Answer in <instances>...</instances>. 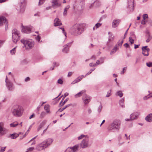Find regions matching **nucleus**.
<instances>
[{"instance_id": "nucleus-1", "label": "nucleus", "mask_w": 152, "mask_h": 152, "mask_svg": "<svg viewBox=\"0 0 152 152\" xmlns=\"http://www.w3.org/2000/svg\"><path fill=\"white\" fill-rule=\"evenodd\" d=\"M85 29V25L84 24L76 23L72 27L70 31L72 34L77 36L82 33Z\"/></svg>"}, {"instance_id": "nucleus-2", "label": "nucleus", "mask_w": 152, "mask_h": 152, "mask_svg": "<svg viewBox=\"0 0 152 152\" xmlns=\"http://www.w3.org/2000/svg\"><path fill=\"white\" fill-rule=\"evenodd\" d=\"M121 124V121L119 119L114 120L107 128L108 131L111 132H114L115 130H119L120 128Z\"/></svg>"}, {"instance_id": "nucleus-3", "label": "nucleus", "mask_w": 152, "mask_h": 152, "mask_svg": "<svg viewBox=\"0 0 152 152\" xmlns=\"http://www.w3.org/2000/svg\"><path fill=\"white\" fill-rule=\"evenodd\" d=\"M12 112V114L16 117L20 116L23 113L21 107L18 105H15L13 106Z\"/></svg>"}, {"instance_id": "nucleus-4", "label": "nucleus", "mask_w": 152, "mask_h": 152, "mask_svg": "<svg viewBox=\"0 0 152 152\" xmlns=\"http://www.w3.org/2000/svg\"><path fill=\"white\" fill-rule=\"evenodd\" d=\"M21 42L27 49H31L34 45V42L32 39L27 40L23 39L21 40Z\"/></svg>"}, {"instance_id": "nucleus-5", "label": "nucleus", "mask_w": 152, "mask_h": 152, "mask_svg": "<svg viewBox=\"0 0 152 152\" xmlns=\"http://www.w3.org/2000/svg\"><path fill=\"white\" fill-rule=\"evenodd\" d=\"M20 32L16 29H13L12 31V40L13 42L16 43L20 39Z\"/></svg>"}, {"instance_id": "nucleus-6", "label": "nucleus", "mask_w": 152, "mask_h": 152, "mask_svg": "<svg viewBox=\"0 0 152 152\" xmlns=\"http://www.w3.org/2000/svg\"><path fill=\"white\" fill-rule=\"evenodd\" d=\"M140 113L138 112H134L131 114L130 116V118L129 119H125L126 121H130L137 119L140 115Z\"/></svg>"}, {"instance_id": "nucleus-7", "label": "nucleus", "mask_w": 152, "mask_h": 152, "mask_svg": "<svg viewBox=\"0 0 152 152\" xmlns=\"http://www.w3.org/2000/svg\"><path fill=\"white\" fill-rule=\"evenodd\" d=\"M5 82L6 83V86L8 90L10 91H12L13 89V83L9 81L8 79L6 76Z\"/></svg>"}, {"instance_id": "nucleus-8", "label": "nucleus", "mask_w": 152, "mask_h": 152, "mask_svg": "<svg viewBox=\"0 0 152 152\" xmlns=\"http://www.w3.org/2000/svg\"><path fill=\"white\" fill-rule=\"evenodd\" d=\"M79 145V144H77L73 147H69L66 150V152H77L78 151Z\"/></svg>"}, {"instance_id": "nucleus-9", "label": "nucleus", "mask_w": 152, "mask_h": 152, "mask_svg": "<svg viewBox=\"0 0 152 152\" xmlns=\"http://www.w3.org/2000/svg\"><path fill=\"white\" fill-rule=\"evenodd\" d=\"M4 125L3 122H0V135H4L7 132V130L4 127Z\"/></svg>"}, {"instance_id": "nucleus-10", "label": "nucleus", "mask_w": 152, "mask_h": 152, "mask_svg": "<svg viewBox=\"0 0 152 152\" xmlns=\"http://www.w3.org/2000/svg\"><path fill=\"white\" fill-rule=\"evenodd\" d=\"M80 146L82 148H85L88 146V140L87 138L83 139L80 143Z\"/></svg>"}, {"instance_id": "nucleus-11", "label": "nucleus", "mask_w": 152, "mask_h": 152, "mask_svg": "<svg viewBox=\"0 0 152 152\" xmlns=\"http://www.w3.org/2000/svg\"><path fill=\"white\" fill-rule=\"evenodd\" d=\"M82 99L85 104H88L91 99V97L86 94H84L82 98Z\"/></svg>"}, {"instance_id": "nucleus-12", "label": "nucleus", "mask_w": 152, "mask_h": 152, "mask_svg": "<svg viewBox=\"0 0 152 152\" xmlns=\"http://www.w3.org/2000/svg\"><path fill=\"white\" fill-rule=\"evenodd\" d=\"M147 46H146L142 47V53L144 56H147L149 55V52L150 49L149 48H147Z\"/></svg>"}, {"instance_id": "nucleus-13", "label": "nucleus", "mask_w": 152, "mask_h": 152, "mask_svg": "<svg viewBox=\"0 0 152 152\" xmlns=\"http://www.w3.org/2000/svg\"><path fill=\"white\" fill-rule=\"evenodd\" d=\"M4 24L6 26H6H8V22L6 18L4 17H0V26L3 25Z\"/></svg>"}, {"instance_id": "nucleus-14", "label": "nucleus", "mask_w": 152, "mask_h": 152, "mask_svg": "<svg viewBox=\"0 0 152 152\" xmlns=\"http://www.w3.org/2000/svg\"><path fill=\"white\" fill-rule=\"evenodd\" d=\"M51 3L52 6L54 8L59 7L61 5L59 0H52Z\"/></svg>"}, {"instance_id": "nucleus-15", "label": "nucleus", "mask_w": 152, "mask_h": 152, "mask_svg": "<svg viewBox=\"0 0 152 152\" xmlns=\"http://www.w3.org/2000/svg\"><path fill=\"white\" fill-rule=\"evenodd\" d=\"M121 21L120 20L117 18L113 20L112 23V27L115 28L117 27L118 26Z\"/></svg>"}, {"instance_id": "nucleus-16", "label": "nucleus", "mask_w": 152, "mask_h": 152, "mask_svg": "<svg viewBox=\"0 0 152 152\" xmlns=\"http://www.w3.org/2000/svg\"><path fill=\"white\" fill-rule=\"evenodd\" d=\"M31 28L30 26H25L23 28L22 31L25 33L28 34L30 33Z\"/></svg>"}, {"instance_id": "nucleus-17", "label": "nucleus", "mask_w": 152, "mask_h": 152, "mask_svg": "<svg viewBox=\"0 0 152 152\" xmlns=\"http://www.w3.org/2000/svg\"><path fill=\"white\" fill-rule=\"evenodd\" d=\"M46 146L43 142L39 144L36 147V149L38 151H41L47 148Z\"/></svg>"}, {"instance_id": "nucleus-18", "label": "nucleus", "mask_w": 152, "mask_h": 152, "mask_svg": "<svg viewBox=\"0 0 152 152\" xmlns=\"http://www.w3.org/2000/svg\"><path fill=\"white\" fill-rule=\"evenodd\" d=\"M71 43H68L64 46V48L62 50V51L65 53H67L69 51V48L70 46Z\"/></svg>"}, {"instance_id": "nucleus-19", "label": "nucleus", "mask_w": 152, "mask_h": 152, "mask_svg": "<svg viewBox=\"0 0 152 152\" xmlns=\"http://www.w3.org/2000/svg\"><path fill=\"white\" fill-rule=\"evenodd\" d=\"M53 141V139L50 138L46 140L43 142H44V144L47 145L46 147H47L48 146L50 145L52 143Z\"/></svg>"}, {"instance_id": "nucleus-20", "label": "nucleus", "mask_w": 152, "mask_h": 152, "mask_svg": "<svg viewBox=\"0 0 152 152\" xmlns=\"http://www.w3.org/2000/svg\"><path fill=\"white\" fill-rule=\"evenodd\" d=\"M54 24L55 26L61 25L62 23L60 20L58 18H56L54 20Z\"/></svg>"}, {"instance_id": "nucleus-21", "label": "nucleus", "mask_w": 152, "mask_h": 152, "mask_svg": "<svg viewBox=\"0 0 152 152\" xmlns=\"http://www.w3.org/2000/svg\"><path fill=\"white\" fill-rule=\"evenodd\" d=\"M84 77L83 75L79 76L72 83V84H74L80 82Z\"/></svg>"}, {"instance_id": "nucleus-22", "label": "nucleus", "mask_w": 152, "mask_h": 152, "mask_svg": "<svg viewBox=\"0 0 152 152\" xmlns=\"http://www.w3.org/2000/svg\"><path fill=\"white\" fill-rule=\"evenodd\" d=\"M145 119L148 122H151L152 121V113L148 115L145 118Z\"/></svg>"}, {"instance_id": "nucleus-23", "label": "nucleus", "mask_w": 152, "mask_h": 152, "mask_svg": "<svg viewBox=\"0 0 152 152\" xmlns=\"http://www.w3.org/2000/svg\"><path fill=\"white\" fill-rule=\"evenodd\" d=\"M46 122V120H44L43 121L39 126L37 129L38 131L40 130L45 125Z\"/></svg>"}, {"instance_id": "nucleus-24", "label": "nucleus", "mask_w": 152, "mask_h": 152, "mask_svg": "<svg viewBox=\"0 0 152 152\" xmlns=\"http://www.w3.org/2000/svg\"><path fill=\"white\" fill-rule=\"evenodd\" d=\"M85 92H86L85 90H83L81 91L80 92H79L77 94H75V97L76 98L79 97L82 95V94H83L84 93H85Z\"/></svg>"}, {"instance_id": "nucleus-25", "label": "nucleus", "mask_w": 152, "mask_h": 152, "mask_svg": "<svg viewBox=\"0 0 152 152\" xmlns=\"http://www.w3.org/2000/svg\"><path fill=\"white\" fill-rule=\"evenodd\" d=\"M119 49V47L118 46V45H116L114 47V48L112 49V50H111L110 53V54L111 55L113 54L114 53H115L116 51Z\"/></svg>"}, {"instance_id": "nucleus-26", "label": "nucleus", "mask_w": 152, "mask_h": 152, "mask_svg": "<svg viewBox=\"0 0 152 152\" xmlns=\"http://www.w3.org/2000/svg\"><path fill=\"white\" fill-rule=\"evenodd\" d=\"M108 34L109 35V37L107 42H110L111 41L113 40L114 37V36L110 32H108Z\"/></svg>"}, {"instance_id": "nucleus-27", "label": "nucleus", "mask_w": 152, "mask_h": 152, "mask_svg": "<svg viewBox=\"0 0 152 152\" xmlns=\"http://www.w3.org/2000/svg\"><path fill=\"white\" fill-rule=\"evenodd\" d=\"M72 106V104H69L68 105L65 106L64 107L62 108H60L58 109V111L57 112V113L58 112H61L63 111L64 110H65L67 107H69L70 106Z\"/></svg>"}, {"instance_id": "nucleus-28", "label": "nucleus", "mask_w": 152, "mask_h": 152, "mask_svg": "<svg viewBox=\"0 0 152 152\" xmlns=\"http://www.w3.org/2000/svg\"><path fill=\"white\" fill-rule=\"evenodd\" d=\"M44 108V110L46 111L47 113H50V106L49 104L45 105Z\"/></svg>"}, {"instance_id": "nucleus-29", "label": "nucleus", "mask_w": 152, "mask_h": 152, "mask_svg": "<svg viewBox=\"0 0 152 152\" xmlns=\"http://www.w3.org/2000/svg\"><path fill=\"white\" fill-rule=\"evenodd\" d=\"M25 6V0H23L22 1H21L20 4V10H21L22 9H24Z\"/></svg>"}, {"instance_id": "nucleus-30", "label": "nucleus", "mask_w": 152, "mask_h": 152, "mask_svg": "<svg viewBox=\"0 0 152 152\" xmlns=\"http://www.w3.org/2000/svg\"><path fill=\"white\" fill-rule=\"evenodd\" d=\"M68 98L66 99H65L64 101L63 102V100H62V99L61 100V101L59 103V106L60 107H61L63 106V105H64L65 103L67 102V101H68Z\"/></svg>"}, {"instance_id": "nucleus-31", "label": "nucleus", "mask_w": 152, "mask_h": 152, "mask_svg": "<svg viewBox=\"0 0 152 152\" xmlns=\"http://www.w3.org/2000/svg\"><path fill=\"white\" fill-rule=\"evenodd\" d=\"M69 6H67L65 8H64V11L63 12V15L64 16H66L67 15V11L68 10V9H69Z\"/></svg>"}, {"instance_id": "nucleus-32", "label": "nucleus", "mask_w": 152, "mask_h": 152, "mask_svg": "<svg viewBox=\"0 0 152 152\" xmlns=\"http://www.w3.org/2000/svg\"><path fill=\"white\" fill-rule=\"evenodd\" d=\"M19 135L17 133H14L10 135L12 139H15L18 137Z\"/></svg>"}, {"instance_id": "nucleus-33", "label": "nucleus", "mask_w": 152, "mask_h": 152, "mask_svg": "<svg viewBox=\"0 0 152 152\" xmlns=\"http://www.w3.org/2000/svg\"><path fill=\"white\" fill-rule=\"evenodd\" d=\"M124 98H122L120 101H119V104L122 107H124Z\"/></svg>"}, {"instance_id": "nucleus-34", "label": "nucleus", "mask_w": 152, "mask_h": 152, "mask_svg": "<svg viewBox=\"0 0 152 152\" xmlns=\"http://www.w3.org/2000/svg\"><path fill=\"white\" fill-rule=\"evenodd\" d=\"M18 124V122H15L10 124V126L11 127H14L17 126Z\"/></svg>"}, {"instance_id": "nucleus-35", "label": "nucleus", "mask_w": 152, "mask_h": 152, "mask_svg": "<svg viewBox=\"0 0 152 152\" xmlns=\"http://www.w3.org/2000/svg\"><path fill=\"white\" fill-rule=\"evenodd\" d=\"M46 115V113L44 111L42 112L40 114V118H43Z\"/></svg>"}, {"instance_id": "nucleus-36", "label": "nucleus", "mask_w": 152, "mask_h": 152, "mask_svg": "<svg viewBox=\"0 0 152 152\" xmlns=\"http://www.w3.org/2000/svg\"><path fill=\"white\" fill-rule=\"evenodd\" d=\"M118 95L120 97H122L123 94L121 91H118L117 92Z\"/></svg>"}, {"instance_id": "nucleus-37", "label": "nucleus", "mask_w": 152, "mask_h": 152, "mask_svg": "<svg viewBox=\"0 0 152 152\" xmlns=\"http://www.w3.org/2000/svg\"><path fill=\"white\" fill-rule=\"evenodd\" d=\"M152 97V96L151 95V94H148V95L144 96L143 99L144 100H146L148 99L150 97Z\"/></svg>"}, {"instance_id": "nucleus-38", "label": "nucleus", "mask_w": 152, "mask_h": 152, "mask_svg": "<svg viewBox=\"0 0 152 152\" xmlns=\"http://www.w3.org/2000/svg\"><path fill=\"white\" fill-rule=\"evenodd\" d=\"M69 95V93H68L66 92L65 93L64 95H62L60 98L63 97V98L62 99V100H63L66 97L68 96Z\"/></svg>"}, {"instance_id": "nucleus-39", "label": "nucleus", "mask_w": 152, "mask_h": 152, "mask_svg": "<svg viewBox=\"0 0 152 152\" xmlns=\"http://www.w3.org/2000/svg\"><path fill=\"white\" fill-rule=\"evenodd\" d=\"M16 48L15 47L10 50V53H11V54L13 55V54H14L15 53V51H16V50H15Z\"/></svg>"}, {"instance_id": "nucleus-40", "label": "nucleus", "mask_w": 152, "mask_h": 152, "mask_svg": "<svg viewBox=\"0 0 152 152\" xmlns=\"http://www.w3.org/2000/svg\"><path fill=\"white\" fill-rule=\"evenodd\" d=\"M152 38V36H151V35L149 34V37H148V39L146 40V42H148Z\"/></svg>"}, {"instance_id": "nucleus-41", "label": "nucleus", "mask_w": 152, "mask_h": 152, "mask_svg": "<svg viewBox=\"0 0 152 152\" xmlns=\"http://www.w3.org/2000/svg\"><path fill=\"white\" fill-rule=\"evenodd\" d=\"M124 40L123 39L122 40H119L118 43V46H119L120 47H121L122 44L123 43Z\"/></svg>"}, {"instance_id": "nucleus-42", "label": "nucleus", "mask_w": 152, "mask_h": 152, "mask_svg": "<svg viewBox=\"0 0 152 152\" xmlns=\"http://www.w3.org/2000/svg\"><path fill=\"white\" fill-rule=\"evenodd\" d=\"M95 69V68H94L93 69H91L90 70V71L88 72L87 73H86V75L85 76V77H86V76L89 75L90 74H91L92 72V71H93Z\"/></svg>"}, {"instance_id": "nucleus-43", "label": "nucleus", "mask_w": 152, "mask_h": 152, "mask_svg": "<svg viewBox=\"0 0 152 152\" xmlns=\"http://www.w3.org/2000/svg\"><path fill=\"white\" fill-rule=\"evenodd\" d=\"M129 41L130 42V43L131 44H132L134 43V40L133 39H132V37H130L129 38Z\"/></svg>"}, {"instance_id": "nucleus-44", "label": "nucleus", "mask_w": 152, "mask_h": 152, "mask_svg": "<svg viewBox=\"0 0 152 152\" xmlns=\"http://www.w3.org/2000/svg\"><path fill=\"white\" fill-rule=\"evenodd\" d=\"M146 65L149 67H152V62H147L146 63Z\"/></svg>"}, {"instance_id": "nucleus-45", "label": "nucleus", "mask_w": 152, "mask_h": 152, "mask_svg": "<svg viewBox=\"0 0 152 152\" xmlns=\"http://www.w3.org/2000/svg\"><path fill=\"white\" fill-rule=\"evenodd\" d=\"M45 1V0H39V1L38 3L39 5V6L43 4Z\"/></svg>"}, {"instance_id": "nucleus-46", "label": "nucleus", "mask_w": 152, "mask_h": 152, "mask_svg": "<svg viewBox=\"0 0 152 152\" xmlns=\"http://www.w3.org/2000/svg\"><path fill=\"white\" fill-rule=\"evenodd\" d=\"M57 82L58 83L61 84H62L63 83L62 80L61 78L58 79V80Z\"/></svg>"}, {"instance_id": "nucleus-47", "label": "nucleus", "mask_w": 152, "mask_h": 152, "mask_svg": "<svg viewBox=\"0 0 152 152\" xmlns=\"http://www.w3.org/2000/svg\"><path fill=\"white\" fill-rule=\"evenodd\" d=\"M111 90H110V91H108L107 92V94L106 95V97H108L110 96V95H111Z\"/></svg>"}, {"instance_id": "nucleus-48", "label": "nucleus", "mask_w": 152, "mask_h": 152, "mask_svg": "<svg viewBox=\"0 0 152 152\" xmlns=\"http://www.w3.org/2000/svg\"><path fill=\"white\" fill-rule=\"evenodd\" d=\"M59 28L61 29V30H62V31L63 32V33L64 34L65 36L66 37V32H65V30L64 28H62V27H59Z\"/></svg>"}, {"instance_id": "nucleus-49", "label": "nucleus", "mask_w": 152, "mask_h": 152, "mask_svg": "<svg viewBox=\"0 0 152 152\" xmlns=\"http://www.w3.org/2000/svg\"><path fill=\"white\" fill-rule=\"evenodd\" d=\"M102 105H100L99 106L98 108V111L99 112H100L102 110Z\"/></svg>"}, {"instance_id": "nucleus-50", "label": "nucleus", "mask_w": 152, "mask_h": 152, "mask_svg": "<svg viewBox=\"0 0 152 152\" xmlns=\"http://www.w3.org/2000/svg\"><path fill=\"white\" fill-rule=\"evenodd\" d=\"M143 18L144 20H145L146 18H148V15L147 14H144L143 15Z\"/></svg>"}, {"instance_id": "nucleus-51", "label": "nucleus", "mask_w": 152, "mask_h": 152, "mask_svg": "<svg viewBox=\"0 0 152 152\" xmlns=\"http://www.w3.org/2000/svg\"><path fill=\"white\" fill-rule=\"evenodd\" d=\"M101 23H97L95 24V26L96 28H98L101 26Z\"/></svg>"}, {"instance_id": "nucleus-52", "label": "nucleus", "mask_w": 152, "mask_h": 152, "mask_svg": "<svg viewBox=\"0 0 152 152\" xmlns=\"http://www.w3.org/2000/svg\"><path fill=\"white\" fill-rule=\"evenodd\" d=\"M85 135L83 134H82L80 136L78 137V140H80L83 138L84 137Z\"/></svg>"}, {"instance_id": "nucleus-53", "label": "nucleus", "mask_w": 152, "mask_h": 152, "mask_svg": "<svg viewBox=\"0 0 152 152\" xmlns=\"http://www.w3.org/2000/svg\"><path fill=\"white\" fill-rule=\"evenodd\" d=\"M89 66L90 67L94 66H96V64H95L91 63L89 64Z\"/></svg>"}, {"instance_id": "nucleus-54", "label": "nucleus", "mask_w": 152, "mask_h": 152, "mask_svg": "<svg viewBox=\"0 0 152 152\" xmlns=\"http://www.w3.org/2000/svg\"><path fill=\"white\" fill-rule=\"evenodd\" d=\"M6 148V147H2L1 149V152H4L5 151V149Z\"/></svg>"}, {"instance_id": "nucleus-55", "label": "nucleus", "mask_w": 152, "mask_h": 152, "mask_svg": "<svg viewBox=\"0 0 152 152\" xmlns=\"http://www.w3.org/2000/svg\"><path fill=\"white\" fill-rule=\"evenodd\" d=\"M41 39L40 37L38 35L36 38V39L39 42H40V40Z\"/></svg>"}, {"instance_id": "nucleus-56", "label": "nucleus", "mask_w": 152, "mask_h": 152, "mask_svg": "<svg viewBox=\"0 0 152 152\" xmlns=\"http://www.w3.org/2000/svg\"><path fill=\"white\" fill-rule=\"evenodd\" d=\"M126 67H124L123 68V70L122 71H121V74H123L124 72V70H126Z\"/></svg>"}, {"instance_id": "nucleus-57", "label": "nucleus", "mask_w": 152, "mask_h": 152, "mask_svg": "<svg viewBox=\"0 0 152 152\" xmlns=\"http://www.w3.org/2000/svg\"><path fill=\"white\" fill-rule=\"evenodd\" d=\"M34 147H30L28 148L27 150L29 151H32L34 149Z\"/></svg>"}, {"instance_id": "nucleus-58", "label": "nucleus", "mask_w": 152, "mask_h": 152, "mask_svg": "<svg viewBox=\"0 0 152 152\" xmlns=\"http://www.w3.org/2000/svg\"><path fill=\"white\" fill-rule=\"evenodd\" d=\"M107 17L106 15H104L102 16L100 18V20H102L103 19Z\"/></svg>"}, {"instance_id": "nucleus-59", "label": "nucleus", "mask_w": 152, "mask_h": 152, "mask_svg": "<svg viewBox=\"0 0 152 152\" xmlns=\"http://www.w3.org/2000/svg\"><path fill=\"white\" fill-rule=\"evenodd\" d=\"M124 45L126 48H129V45L127 43L125 44Z\"/></svg>"}, {"instance_id": "nucleus-60", "label": "nucleus", "mask_w": 152, "mask_h": 152, "mask_svg": "<svg viewBox=\"0 0 152 152\" xmlns=\"http://www.w3.org/2000/svg\"><path fill=\"white\" fill-rule=\"evenodd\" d=\"M4 42V41L0 40V48Z\"/></svg>"}, {"instance_id": "nucleus-61", "label": "nucleus", "mask_w": 152, "mask_h": 152, "mask_svg": "<svg viewBox=\"0 0 152 152\" xmlns=\"http://www.w3.org/2000/svg\"><path fill=\"white\" fill-rule=\"evenodd\" d=\"M30 80V78L29 77H27L26 78L25 80V81L26 82H27L28 81H29Z\"/></svg>"}, {"instance_id": "nucleus-62", "label": "nucleus", "mask_w": 152, "mask_h": 152, "mask_svg": "<svg viewBox=\"0 0 152 152\" xmlns=\"http://www.w3.org/2000/svg\"><path fill=\"white\" fill-rule=\"evenodd\" d=\"M141 24L143 25H145V20H144L143 19L141 21Z\"/></svg>"}, {"instance_id": "nucleus-63", "label": "nucleus", "mask_w": 152, "mask_h": 152, "mask_svg": "<svg viewBox=\"0 0 152 152\" xmlns=\"http://www.w3.org/2000/svg\"><path fill=\"white\" fill-rule=\"evenodd\" d=\"M139 46H140L139 44L137 45L135 44L134 45V49H136L137 48H138L139 47Z\"/></svg>"}, {"instance_id": "nucleus-64", "label": "nucleus", "mask_w": 152, "mask_h": 152, "mask_svg": "<svg viewBox=\"0 0 152 152\" xmlns=\"http://www.w3.org/2000/svg\"><path fill=\"white\" fill-rule=\"evenodd\" d=\"M88 112L89 114H90L92 112V110L91 109L89 108L88 109Z\"/></svg>"}]
</instances>
